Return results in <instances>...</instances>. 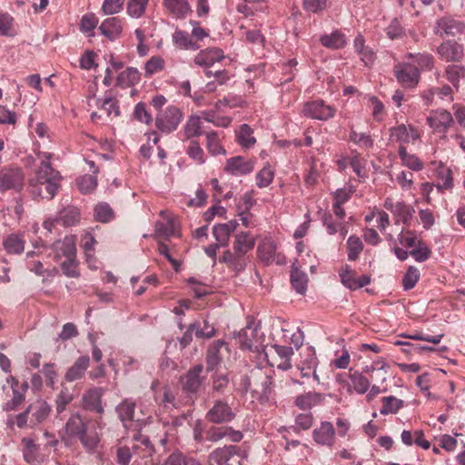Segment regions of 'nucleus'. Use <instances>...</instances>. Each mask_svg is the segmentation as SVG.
Listing matches in <instances>:
<instances>
[{"mask_svg": "<svg viewBox=\"0 0 465 465\" xmlns=\"http://www.w3.org/2000/svg\"><path fill=\"white\" fill-rule=\"evenodd\" d=\"M40 165L35 174L28 180L31 193L41 199L51 200L60 188L62 176L58 171L52 167L50 163L53 154L46 152L37 153Z\"/></svg>", "mask_w": 465, "mask_h": 465, "instance_id": "nucleus-1", "label": "nucleus"}, {"mask_svg": "<svg viewBox=\"0 0 465 465\" xmlns=\"http://www.w3.org/2000/svg\"><path fill=\"white\" fill-rule=\"evenodd\" d=\"M64 434L67 438L77 437L88 451L94 450L100 441L98 433L88 428L79 413L70 416L64 425Z\"/></svg>", "mask_w": 465, "mask_h": 465, "instance_id": "nucleus-2", "label": "nucleus"}, {"mask_svg": "<svg viewBox=\"0 0 465 465\" xmlns=\"http://www.w3.org/2000/svg\"><path fill=\"white\" fill-rule=\"evenodd\" d=\"M50 405L44 400L38 399L32 402L24 412L9 419V423H15L18 428H34L42 423L49 416Z\"/></svg>", "mask_w": 465, "mask_h": 465, "instance_id": "nucleus-3", "label": "nucleus"}, {"mask_svg": "<svg viewBox=\"0 0 465 465\" xmlns=\"http://www.w3.org/2000/svg\"><path fill=\"white\" fill-rule=\"evenodd\" d=\"M383 207L392 214L395 224L402 223L405 227L411 226L415 213L413 206L404 201H394L388 197L384 201Z\"/></svg>", "mask_w": 465, "mask_h": 465, "instance_id": "nucleus-4", "label": "nucleus"}, {"mask_svg": "<svg viewBox=\"0 0 465 465\" xmlns=\"http://www.w3.org/2000/svg\"><path fill=\"white\" fill-rule=\"evenodd\" d=\"M337 109L327 104L323 100L317 99L304 104L302 114L306 117L320 121H328L335 116Z\"/></svg>", "mask_w": 465, "mask_h": 465, "instance_id": "nucleus-5", "label": "nucleus"}, {"mask_svg": "<svg viewBox=\"0 0 465 465\" xmlns=\"http://www.w3.org/2000/svg\"><path fill=\"white\" fill-rule=\"evenodd\" d=\"M182 117V112L178 107L169 105L157 114L155 124L163 133L170 134L176 130L181 123Z\"/></svg>", "mask_w": 465, "mask_h": 465, "instance_id": "nucleus-6", "label": "nucleus"}, {"mask_svg": "<svg viewBox=\"0 0 465 465\" xmlns=\"http://www.w3.org/2000/svg\"><path fill=\"white\" fill-rule=\"evenodd\" d=\"M236 416L233 409L223 400H216L205 414V419L213 424L231 422Z\"/></svg>", "mask_w": 465, "mask_h": 465, "instance_id": "nucleus-7", "label": "nucleus"}, {"mask_svg": "<svg viewBox=\"0 0 465 465\" xmlns=\"http://www.w3.org/2000/svg\"><path fill=\"white\" fill-rule=\"evenodd\" d=\"M254 388L252 390V397L261 402L268 401L272 393V377L262 373L261 370L252 373Z\"/></svg>", "mask_w": 465, "mask_h": 465, "instance_id": "nucleus-8", "label": "nucleus"}, {"mask_svg": "<svg viewBox=\"0 0 465 465\" xmlns=\"http://www.w3.org/2000/svg\"><path fill=\"white\" fill-rule=\"evenodd\" d=\"M394 74L398 82L405 88H414L420 81L419 69L409 63L395 65Z\"/></svg>", "mask_w": 465, "mask_h": 465, "instance_id": "nucleus-9", "label": "nucleus"}, {"mask_svg": "<svg viewBox=\"0 0 465 465\" xmlns=\"http://www.w3.org/2000/svg\"><path fill=\"white\" fill-rule=\"evenodd\" d=\"M47 247L43 250L32 251L26 253V267L29 271L35 272L39 276H45V273L49 272L47 265V259L51 257V252H47Z\"/></svg>", "mask_w": 465, "mask_h": 465, "instance_id": "nucleus-10", "label": "nucleus"}, {"mask_svg": "<svg viewBox=\"0 0 465 465\" xmlns=\"http://www.w3.org/2000/svg\"><path fill=\"white\" fill-rule=\"evenodd\" d=\"M259 330L250 325L242 329L237 337V342L242 350L258 352L262 344V337L259 335Z\"/></svg>", "mask_w": 465, "mask_h": 465, "instance_id": "nucleus-11", "label": "nucleus"}, {"mask_svg": "<svg viewBox=\"0 0 465 465\" xmlns=\"http://www.w3.org/2000/svg\"><path fill=\"white\" fill-rule=\"evenodd\" d=\"M225 438L233 443H237L242 440L243 434L230 426H211L205 431V440L208 441L217 442Z\"/></svg>", "mask_w": 465, "mask_h": 465, "instance_id": "nucleus-12", "label": "nucleus"}, {"mask_svg": "<svg viewBox=\"0 0 465 465\" xmlns=\"http://www.w3.org/2000/svg\"><path fill=\"white\" fill-rule=\"evenodd\" d=\"M255 159H246L242 156H234L226 160L223 170L234 175H246L254 170Z\"/></svg>", "mask_w": 465, "mask_h": 465, "instance_id": "nucleus-13", "label": "nucleus"}, {"mask_svg": "<svg viewBox=\"0 0 465 465\" xmlns=\"http://www.w3.org/2000/svg\"><path fill=\"white\" fill-rule=\"evenodd\" d=\"M339 275L341 283L351 290H358L371 282L370 276L363 274L358 277L356 272L348 264H344L341 267Z\"/></svg>", "mask_w": 465, "mask_h": 465, "instance_id": "nucleus-14", "label": "nucleus"}, {"mask_svg": "<svg viewBox=\"0 0 465 465\" xmlns=\"http://www.w3.org/2000/svg\"><path fill=\"white\" fill-rule=\"evenodd\" d=\"M240 455V448L234 445H225L213 450L208 459L210 465H233L234 456Z\"/></svg>", "mask_w": 465, "mask_h": 465, "instance_id": "nucleus-15", "label": "nucleus"}, {"mask_svg": "<svg viewBox=\"0 0 465 465\" xmlns=\"http://www.w3.org/2000/svg\"><path fill=\"white\" fill-rule=\"evenodd\" d=\"M203 371L202 365H195L181 377L180 382L182 390L187 393H196L202 386L204 377L201 374Z\"/></svg>", "mask_w": 465, "mask_h": 465, "instance_id": "nucleus-16", "label": "nucleus"}, {"mask_svg": "<svg viewBox=\"0 0 465 465\" xmlns=\"http://www.w3.org/2000/svg\"><path fill=\"white\" fill-rule=\"evenodd\" d=\"M420 138L419 131L412 125L406 126L400 124L390 129V140L392 143H397L400 146H404L405 143L411 142L414 143Z\"/></svg>", "mask_w": 465, "mask_h": 465, "instance_id": "nucleus-17", "label": "nucleus"}, {"mask_svg": "<svg viewBox=\"0 0 465 465\" xmlns=\"http://www.w3.org/2000/svg\"><path fill=\"white\" fill-rule=\"evenodd\" d=\"M465 25L460 20L451 16H444L437 21L435 34L443 37L445 35L457 36L463 33Z\"/></svg>", "mask_w": 465, "mask_h": 465, "instance_id": "nucleus-18", "label": "nucleus"}, {"mask_svg": "<svg viewBox=\"0 0 465 465\" xmlns=\"http://www.w3.org/2000/svg\"><path fill=\"white\" fill-rule=\"evenodd\" d=\"M104 390L102 388H92L84 393L82 397V407L84 410L103 414L104 410L102 403Z\"/></svg>", "mask_w": 465, "mask_h": 465, "instance_id": "nucleus-19", "label": "nucleus"}, {"mask_svg": "<svg viewBox=\"0 0 465 465\" xmlns=\"http://www.w3.org/2000/svg\"><path fill=\"white\" fill-rule=\"evenodd\" d=\"M24 173L21 169L14 168L5 170L0 176V190H21L24 185Z\"/></svg>", "mask_w": 465, "mask_h": 465, "instance_id": "nucleus-20", "label": "nucleus"}, {"mask_svg": "<svg viewBox=\"0 0 465 465\" xmlns=\"http://www.w3.org/2000/svg\"><path fill=\"white\" fill-rule=\"evenodd\" d=\"M312 439L318 445L331 447L335 443V429L330 421H322L312 431Z\"/></svg>", "mask_w": 465, "mask_h": 465, "instance_id": "nucleus-21", "label": "nucleus"}, {"mask_svg": "<svg viewBox=\"0 0 465 465\" xmlns=\"http://www.w3.org/2000/svg\"><path fill=\"white\" fill-rule=\"evenodd\" d=\"M452 123L451 114L442 109L430 112V114L427 117V124L430 127L439 133L446 132Z\"/></svg>", "mask_w": 465, "mask_h": 465, "instance_id": "nucleus-22", "label": "nucleus"}, {"mask_svg": "<svg viewBox=\"0 0 465 465\" xmlns=\"http://www.w3.org/2000/svg\"><path fill=\"white\" fill-rule=\"evenodd\" d=\"M223 51L220 48H206L200 51L193 58V63L203 68H209L215 63L224 59Z\"/></svg>", "mask_w": 465, "mask_h": 465, "instance_id": "nucleus-23", "label": "nucleus"}, {"mask_svg": "<svg viewBox=\"0 0 465 465\" xmlns=\"http://www.w3.org/2000/svg\"><path fill=\"white\" fill-rule=\"evenodd\" d=\"M317 364L318 360L315 354V351L311 347H307L302 355L300 363L298 364L302 377H309L310 374L312 373L314 380L319 382L320 379L315 371Z\"/></svg>", "mask_w": 465, "mask_h": 465, "instance_id": "nucleus-24", "label": "nucleus"}, {"mask_svg": "<svg viewBox=\"0 0 465 465\" xmlns=\"http://www.w3.org/2000/svg\"><path fill=\"white\" fill-rule=\"evenodd\" d=\"M220 262H224L230 270L238 273L244 271L249 262V257L232 249L223 252Z\"/></svg>", "mask_w": 465, "mask_h": 465, "instance_id": "nucleus-25", "label": "nucleus"}, {"mask_svg": "<svg viewBox=\"0 0 465 465\" xmlns=\"http://www.w3.org/2000/svg\"><path fill=\"white\" fill-rule=\"evenodd\" d=\"M276 243L270 240H263L257 248V253L261 261L264 263L269 264L276 261L277 264H282L284 262L283 257L276 253Z\"/></svg>", "mask_w": 465, "mask_h": 465, "instance_id": "nucleus-26", "label": "nucleus"}, {"mask_svg": "<svg viewBox=\"0 0 465 465\" xmlns=\"http://www.w3.org/2000/svg\"><path fill=\"white\" fill-rule=\"evenodd\" d=\"M437 53L445 62H459L463 56V46L449 40L440 45Z\"/></svg>", "mask_w": 465, "mask_h": 465, "instance_id": "nucleus-27", "label": "nucleus"}, {"mask_svg": "<svg viewBox=\"0 0 465 465\" xmlns=\"http://www.w3.org/2000/svg\"><path fill=\"white\" fill-rule=\"evenodd\" d=\"M47 252H51V257L54 262H59L62 258L75 256L76 249L71 239L55 242L51 247H47Z\"/></svg>", "mask_w": 465, "mask_h": 465, "instance_id": "nucleus-28", "label": "nucleus"}, {"mask_svg": "<svg viewBox=\"0 0 465 465\" xmlns=\"http://www.w3.org/2000/svg\"><path fill=\"white\" fill-rule=\"evenodd\" d=\"M163 221H159L155 223L154 238L156 240L168 239L170 236L175 234L176 224L175 220L166 212H161Z\"/></svg>", "mask_w": 465, "mask_h": 465, "instance_id": "nucleus-29", "label": "nucleus"}, {"mask_svg": "<svg viewBox=\"0 0 465 465\" xmlns=\"http://www.w3.org/2000/svg\"><path fill=\"white\" fill-rule=\"evenodd\" d=\"M22 446L24 459L27 463L35 465L45 460V455L40 452V446L33 439L24 438Z\"/></svg>", "mask_w": 465, "mask_h": 465, "instance_id": "nucleus-30", "label": "nucleus"}, {"mask_svg": "<svg viewBox=\"0 0 465 465\" xmlns=\"http://www.w3.org/2000/svg\"><path fill=\"white\" fill-rule=\"evenodd\" d=\"M325 395L321 392L309 391L298 395L294 400V405L302 411H310L323 403Z\"/></svg>", "mask_w": 465, "mask_h": 465, "instance_id": "nucleus-31", "label": "nucleus"}, {"mask_svg": "<svg viewBox=\"0 0 465 465\" xmlns=\"http://www.w3.org/2000/svg\"><path fill=\"white\" fill-rule=\"evenodd\" d=\"M255 237L250 232H239L234 235L232 249L245 256L252 251L255 246Z\"/></svg>", "mask_w": 465, "mask_h": 465, "instance_id": "nucleus-32", "label": "nucleus"}, {"mask_svg": "<svg viewBox=\"0 0 465 465\" xmlns=\"http://www.w3.org/2000/svg\"><path fill=\"white\" fill-rule=\"evenodd\" d=\"M203 123L201 116L192 115L186 121L183 130L179 133L182 140H189L204 134Z\"/></svg>", "mask_w": 465, "mask_h": 465, "instance_id": "nucleus-33", "label": "nucleus"}, {"mask_svg": "<svg viewBox=\"0 0 465 465\" xmlns=\"http://www.w3.org/2000/svg\"><path fill=\"white\" fill-rule=\"evenodd\" d=\"M123 25L124 20L120 17H110L102 22L99 30L105 37L114 41L120 37L123 32Z\"/></svg>", "mask_w": 465, "mask_h": 465, "instance_id": "nucleus-34", "label": "nucleus"}, {"mask_svg": "<svg viewBox=\"0 0 465 465\" xmlns=\"http://www.w3.org/2000/svg\"><path fill=\"white\" fill-rule=\"evenodd\" d=\"M163 6L176 18H184L192 12L187 0H163Z\"/></svg>", "mask_w": 465, "mask_h": 465, "instance_id": "nucleus-35", "label": "nucleus"}, {"mask_svg": "<svg viewBox=\"0 0 465 465\" xmlns=\"http://www.w3.org/2000/svg\"><path fill=\"white\" fill-rule=\"evenodd\" d=\"M90 359L88 356L79 357L73 366L65 373L64 379L71 382L81 379L89 366Z\"/></svg>", "mask_w": 465, "mask_h": 465, "instance_id": "nucleus-36", "label": "nucleus"}, {"mask_svg": "<svg viewBox=\"0 0 465 465\" xmlns=\"http://www.w3.org/2000/svg\"><path fill=\"white\" fill-rule=\"evenodd\" d=\"M223 349L226 350V347L225 344L221 341H214L209 347L206 356L207 371H213L221 363L223 359Z\"/></svg>", "mask_w": 465, "mask_h": 465, "instance_id": "nucleus-37", "label": "nucleus"}, {"mask_svg": "<svg viewBox=\"0 0 465 465\" xmlns=\"http://www.w3.org/2000/svg\"><path fill=\"white\" fill-rule=\"evenodd\" d=\"M95 105L99 109L104 111L108 116H110L111 114L118 116L120 114L118 102L111 92H106L104 94V98L96 99Z\"/></svg>", "mask_w": 465, "mask_h": 465, "instance_id": "nucleus-38", "label": "nucleus"}, {"mask_svg": "<svg viewBox=\"0 0 465 465\" xmlns=\"http://www.w3.org/2000/svg\"><path fill=\"white\" fill-rule=\"evenodd\" d=\"M173 42L175 46L181 49L187 50H197L200 48V45L194 41L188 33L176 30L173 35Z\"/></svg>", "mask_w": 465, "mask_h": 465, "instance_id": "nucleus-39", "label": "nucleus"}, {"mask_svg": "<svg viewBox=\"0 0 465 465\" xmlns=\"http://www.w3.org/2000/svg\"><path fill=\"white\" fill-rule=\"evenodd\" d=\"M140 79L139 71L134 67H128L118 74L116 84L121 87H129L139 83Z\"/></svg>", "mask_w": 465, "mask_h": 465, "instance_id": "nucleus-40", "label": "nucleus"}, {"mask_svg": "<svg viewBox=\"0 0 465 465\" xmlns=\"http://www.w3.org/2000/svg\"><path fill=\"white\" fill-rule=\"evenodd\" d=\"M320 41L323 46L331 49H341L346 45L345 35L339 30L322 35Z\"/></svg>", "mask_w": 465, "mask_h": 465, "instance_id": "nucleus-41", "label": "nucleus"}, {"mask_svg": "<svg viewBox=\"0 0 465 465\" xmlns=\"http://www.w3.org/2000/svg\"><path fill=\"white\" fill-rule=\"evenodd\" d=\"M135 409V402L125 399L117 407L116 412L124 423V427H128V423H131L134 420Z\"/></svg>", "mask_w": 465, "mask_h": 465, "instance_id": "nucleus-42", "label": "nucleus"}, {"mask_svg": "<svg viewBox=\"0 0 465 465\" xmlns=\"http://www.w3.org/2000/svg\"><path fill=\"white\" fill-rule=\"evenodd\" d=\"M236 141L242 148L249 149L252 147L256 143L253 130L246 124H242L236 131Z\"/></svg>", "mask_w": 465, "mask_h": 465, "instance_id": "nucleus-43", "label": "nucleus"}, {"mask_svg": "<svg viewBox=\"0 0 465 465\" xmlns=\"http://www.w3.org/2000/svg\"><path fill=\"white\" fill-rule=\"evenodd\" d=\"M25 241L21 234L12 233L4 241V247L10 254H20L25 250Z\"/></svg>", "mask_w": 465, "mask_h": 465, "instance_id": "nucleus-44", "label": "nucleus"}, {"mask_svg": "<svg viewBox=\"0 0 465 465\" xmlns=\"http://www.w3.org/2000/svg\"><path fill=\"white\" fill-rule=\"evenodd\" d=\"M134 455H137L141 458H150L154 452L153 446L148 440V438L141 436L135 440V442L132 446Z\"/></svg>", "mask_w": 465, "mask_h": 465, "instance_id": "nucleus-45", "label": "nucleus"}, {"mask_svg": "<svg viewBox=\"0 0 465 465\" xmlns=\"http://www.w3.org/2000/svg\"><path fill=\"white\" fill-rule=\"evenodd\" d=\"M398 153L402 165L412 171H420L423 168L421 161L416 155L409 153L405 146H400Z\"/></svg>", "mask_w": 465, "mask_h": 465, "instance_id": "nucleus-46", "label": "nucleus"}, {"mask_svg": "<svg viewBox=\"0 0 465 465\" xmlns=\"http://www.w3.org/2000/svg\"><path fill=\"white\" fill-rule=\"evenodd\" d=\"M438 183L437 188L440 192L450 190L453 187L452 172L450 168L440 165L437 169Z\"/></svg>", "mask_w": 465, "mask_h": 465, "instance_id": "nucleus-47", "label": "nucleus"}, {"mask_svg": "<svg viewBox=\"0 0 465 465\" xmlns=\"http://www.w3.org/2000/svg\"><path fill=\"white\" fill-rule=\"evenodd\" d=\"M348 260L355 262L363 251V242L360 237L351 235L346 242Z\"/></svg>", "mask_w": 465, "mask_h": 465, "instance_id": "nucleus-48", "label": "nucleus"}, {"mask_svg": "<svg viewBox=\"0 0 465 465\" xmlns=\"http://www.w3.org/2000/svg\"><path fill=\"white\" fill-rule=\"evenodd\" d=\"M445 76L454 87L458 88L460 80L465 78V66L450 64L445 68Z\"/></svg>", "mask_w": 465, "mask_h": 465, "instance_id": "nucleus-49", "label": "nucleus"}, {"mask_svg": "<svg viewBox=\"0 0 465 465\" xmlns=\"http://www.w3.org/2000/svg\"><path fill=\"white\" fill-rule=\"evenodd\" d=\"M206 147L210 153L213 155L225 153V150L221 144L219 133L214 131L206 132Z\"/></svg>", "mask_w": 465, "mask_h": 465, "instance_id": "nucleus-50", "label": "nucleus"}, {"mask_svg": "<svg viewBox=\"0 0 465 465\" xmlns=\"http://www.w3.org/2000/svg\"><path fill=\"white\" fill-rule=\"evenodd\" d=\"M275 175V170L273 167L266 163L262 169H261L255 177L256 185L259 188H265L270 185Z\"/></svg>", "mask_w": 465, "mask_h": 465, "instance_id": "nucleus-51", "label": "nucleus"}, {"mask_svg": "<svg viewBox=\"0 0 465 465\" xmlns=\"http://www.w3.org/2000/svg\"><path fill=\"white\" fill-rule=\"evenodd\" d=\"M382 407L380 411L381 414H395L403 407V401L394 397L387 396L381 399Z\"/></svg>", "mask_w": 465, "mask_h": 465, "instance_id": "nucleus-52", "label": "nucleus"}, {"mask_svg": "<svg viewBox=\"0 0 465 465\" xmlns=\"http://www.w3.org/2000/svg\"><path fill=\"white\" fill-rule=\"evenodd\" d=\"M154 400L159 404H163L164 406L171 405L173 408L180 407V402L175 400L174 393L169 387H164L162 391H155Z\"/></svg>", "mask_w": 465, "mask_h": 465, "instance_id": "nucleus-53", "label": "nucleus"}, {"mask_svg": "<svg viewBox=\"0 0 465 465\" xmlns=\"http://www.w3.org/2000/svg\"><path fill=\"white\" fill-rule=\"evenodd\" d=\"M150 0H128L126 12L133 18L142 17L146 11Z\"/></svg>", "mask_w": 465, "mask_h": 465, "instance_id": "nucleus-54", "label": "nucleus"}, {"mask_svg": "<svg viewBox=\"0 0 465 465\" xmlns=\"http://www.w3.org/2000/svg\"><path fill=\"white\" fill-rule=\"evenodd\" d=\"M350 380H351V387L358 394H364L368 391V390L370 388V381L361 373L354 372V373L351 374Z\"/></svg>", "mask_w": 465, "mask_h": 465, "instance_id": "nucleus-55", "label": "nucleus"}, {"mask_svg": "<svg viewBox=\"0 0 465 465\" xmlns=\"http://www.w3.org/2000/svg\"><path fill=\"white\" fill-rule=\"evenodd\" d=\"M366 163L367 161L364 158H361L360 153L356 152L351 157H350V166L360 179H365L368 176Z\"/></svg>", "mask_w": 465, "mask_h": 465, "instance_id": "nucleus-56", "label": "nucleus"}, {"mask_svg": "<svg viewBox=\"0 0 465 465\" xmlns=\"http://www.w3.org/2000/svg\"><path fill=\"white\" fill-rule=\"evenodd\" d=\"M242 37L243 40L251 45L262 46L264 43V36L258 29H246L243 25L241 26Z\"/></svg>", "mask_w": 465, "mask_h": 465, "instance_id": "nucleus-57", "label": "nucleus"}, {"mask_svg": "<svg viewBox=\"0 0 465 465\" xmlns=\"http://www.w3.org/2000/svg\"><path fill=\"white\" fill-rule=\"evenodd\" d=\"M165 61L161 56H152L144 64L145 76H152L164 69Z\"/></svg>", "mask_w": 465, "mask_h": 465, "instance_id": "nucleus-58", "label": "nucleus"}, {"mask_svg": "<svg viewBox=\"0 0 465 465\" xmlns=\"http://www.w3.org/2000/svg\"><path fill=\"white\" fill-rule=\"evenodd\" d=\"M350 141L362 149H370L373 146V140L366 133H358L351 129L349 135Z\"/></svg>", "mask_w": 465, "mask_h": 465, "instance_id": "nucleus-59", "label": "nucleus"}, {"mask_svg": "<svg viewBox=\"0 0 465 465\" xmlns=\"http://www.w3.org/2000/svg\"><path fill=\"white\" fill-rule=\"evenodd\" d=\"M291 282L297 292L302 294L306 291L307 287V275L300 270L294 269L291 273Z\"/></svg>", "mask_w": 465, "mask_h": 465, "instance_id": "nucleus-60", "label": "nucleus"}, {"mask_svg": "<svg viewBox=\"0 0 465 465\" xmlns=\"http://www.w3.org/2000/svg\"><path fill=\"white\" fill-rule=\"evenodd\" d=\"M27 389L28 384L26 382H23L20 386L12 388L13 399L6 404L7 409L15 410L19 405H21L25 401V393Z\"/></svg>", "mask_w": 465, "mask_h": 465, "instance_id": "nucleus-61", "label": "nucleus"}, {"mask_svg": "<svg viewBox=\"0 0 465 465\" xmlns=\"http://www.w3.org/2000/svg\"><path fill=\"white\" fill-rule=\"evenodd\" d=\"M420 271L414 266H410L402 278V286L404 290L408 291L414 288L420 280Z\"/></svg>", "mask_w": 465, "mask_h": 465, "instance_id": "nucleus-62", "label": "nucleus"}, {"mask_svg": "<svg viewBox=\"0 0 465 465\" xmlns=\"http://www.w3.org/2000/svg\"><path fill=\"white\" fill-rule=\"evenodd\" d=\"M77 185L83 193H92L97 186L96 177L92 174H85L77 180Z\"/></svg>", "mask_w": 465, "mask_h": 465, "instance_id": "nucleus-63", "label": "nucleus"}, {"mask_svg": "<svg viewBox=\"0 0 465 465\" xmlns=\"http://www.w3.org/2000/svg\"><path fill=\"white\" fill-rule=\"evenodd\" d=\"M94 217L99 222L107 223L114 218V212L109 204L102 203L95 206Z\"/></svg>", "mask_w": 465, "mask_h": 465, "instance_id": "nucleus-64", "label": "nucleus"}]
</instances>
